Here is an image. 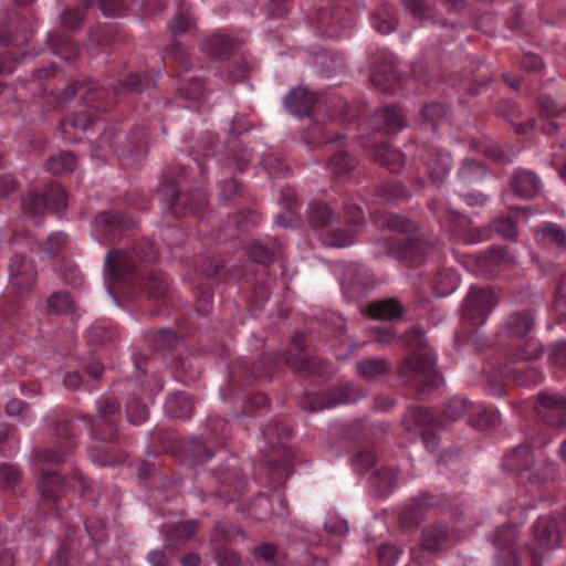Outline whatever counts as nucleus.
<instances>
[{"label":"nucleus","instance_id":"f257e3e1","mask_svg":"<svg viewBox=\"0 0 566 566\" xmlns=\"http://www.w3.org/2000/svg\"><path fill=\"white\" fill-rule=\"evenodd\" d=\"M56 67H42L33 71L32 82L39 83V86L42 88L43 93H48L56 97L57 102L65 103L77 94H81L84 103L92 109H87L84 112H78L74 114L72 124L75 127L81 129H86L91 124H93L97 116L96 112H106L108 109V104L102 101L105 97L106 92L98 87L96 83L90 82H74L60 92H55L53 88L49 86V80L54 76Z\"/></svg>","mask_w":566,"mask_h":566},{"label":"nucleus","instance_id":"f03ea898","mask_svg":"<svg viewBox=\"0 0 566 566\" xmlns=\"http://www.w3.org/2000/svg\"><path fill=\"white\" fill-rule=\"evenodd\" d=\"M85 422L86 413L81 411L62 410L54 424L53 430L56 437V446L39 451L36 458L40 461L53 464H61L67 461L78 447L81 430L76 421Z\"/></svg>","mask_w":566,"mask_h":566},{"label":"nucleus","instance_id":"7ed1b4c3","mask_svg":"<svg viewBox=\"0 0 566 566\" xmlns=\"http://www.w3.org/2000/svg\"><path fill=\"white\" fill-rule=\"evenodd\" d=\"M122 416L120 401L115 397H101L95 401V415L86 413L91 438L105 443H118V424Z\"/></svg>","mask_w":566,"mask_h":566},{"label":"nucleus","instance_id":"20e7f679","mask_svg":"<svg viewBox=\"0 0 566 566\" xmlns=\"http://www.w3.org/2000/svg\"><path fill=\"white\" fill-rule=\"evenodd\" d=\"M264 438L273 447V453L269 455L266 464L276 474L277 481H286L293 472V452L284 443L290 439L291 429L277 419L269 421L263 430Z\"/></svg>","mask_w":566,"mask_h":566},{"label":"nucleus","instance_id":"39448f33","mask_svg":"<svg viewBox=\"0 0 566 566\" xmlns=\"http://www.w3.org/2000/svg\"><path fill=\"white\" fill-rule=\"evenodd\" d=\"M398 375L403 384L417 388L418 392H424L442 382L434 361L419 353L411 354L401 361Z\"/></svg>","mask_w":566,"mask_h":566},{"label":"nucleus","instance_id":"423d86ee","mask_svg":"<svg viewBox=\"0 0 566 566\" xmlns=\"http://www.w3.org/2000/svg\"><path fill=\"white\" fill-rule=\"evenodd\" d=\"M502 291L499 287L492 285L471 286L461 308L463 323L472 327L483 325L500 303Z\"/></svg>","mask_w":566,"mask_h":566},{"label":"nucleus","instance_id":"0eeeda50","mask_svg":"<svg viewBox=\"0 0 566 566\" xmlns=\"http://www.w3.org/2000/svg\"><path fill=\"white\" fill-rule=\"evenodd\" d=\"M21 205L32 216H41L46 211L57 212L67 207V193L62 185L51 182L42 190L29 188L21 198Z\"/></svg>","mask_w":566,"mask_h":566},{"label":"nucleus","instance_id":"6e6552de","mask_svg":"<svg viewBox=\"0 0 566 566\" xmlns=\"http://www.w3.org/2000/svg\"><path fill=\"white\" fill-rule=\"evenodd\" d=\"M326 109L331 118V124L326 127L319 123H315L308 129V143L314 146L327 145L340 142L345 136L334 130V124L338 123L343 126L348 119L349 106L347 102L338 95H332L326 101Z\"/></svg>","mask_w":566,"mask_h":566},{"label":"nucleus","instance_id":"1a4fd4ad","mask_svg":"<svg viewBox=\"0 0 566 566\" xmlns=\"http://www.w3.org/2000/svg\"><path fill=\"white\" fill-rule=\"evenodd\" d=\"M438 239L433 234H421L395 241L388 250V255L406 266H419L429 253L433 252Z\"/></svg>","mask_w":566,"mask_h":566},{"label":"nucleus","instance_id":"9d476101","mask_svg":"<svg viewBox=\"0 0 566 566\" xmlns=\"http://www.w3.org/2000/svg\"><path fill=\"white\" fill-rule=\"evenodd\" d=\"M531 534L532 542L526 545V549L532 566H542L544 553L558 547L560 543L558 522L552 516H542L533 524Z\"/></svg>","mask_w":566,"mask_h":566},{"label":"nucleus","instance_id":"9b49d317","mask_svg":"<svg viewBox=\"0 0 566 566\" xmlns=\"http://www.w3.org/2000/svg\"><path fill=\"white\" fill-rule=\"evenodd\" d=\"M137 222L120 210H105L95 216L94 229L105 244L119 242L126 232L135 229Z\"/></svg>","mask_w":566,"mask_h":566},{"label":"nucleus","instance_id":"f8f14e48","mask_svg":"<svg viewBox=\"0 0 566 566\" xmlns=\"http://www.w3.org/2000/svg\"><path fill=\"white\" fill-rule=\"evenodd\" d=\"M458 543V535L446 523H430L421 531L418 545L412 548V557L419 559L422 553L440 554Z\"/></svg>","mask_w":566,"mask_h":566},{"label":"nucleus","instance_id":"ddd939ff","mask_svg":"<svg viewBox=\"0 0 566 566\" xmlns=\"http://www.w3.org/2000/svg\"><path fill=\"white\" fill-rule=\"evenodd\" d=\"M105 271L113 282L135 286L139 282L138 265L133 255L122 249H111L105 258Z\"/></svg>","mask_w":566,"mask_h":566},{"label":"nucleus","instance_id":"4468645a","mask_svg":"<svg viewBox=\"0 0 566 566\" xmlns=\"http://www.w3.org/2000/svg\"><path fill=\"white\" fill-rule=\"evenodd\" d=\"M33 34L30 22L17 12H6L0 20V45L21 49Z\"/></svg>","mask_w":566,"mask_h":566},{"label":"nucleus","instance_id":"2eb2a0df","mask_svg":"<svg viewBox=\"0 0 566 566\" xmlns=\"http://www.w3.org/2000/svg\"><path fill=\"white\" fill-rule=\"evenodd\" d=\"M420 159L426 167L429 180L440 188L444 184L451 169V154L443 149L423 144L420 147Z\"/></svg>","mask_w":566,"mask_h":566},{"label":"nucleus","instance_id":"dca6fc26","mask_svg":"<svg viewBox=\"0 0 566 566\" xmlns=\"http://www.w3.org/2000/svg\"><path fill=\"white\" fill-rule=\"evenodd\" d=\"M438 504L436 497L428 493H420L408 501L399 511L398 525L402 531L417 528L426 518L428 512Z\"/></svg>","mask_w":566,"mask_h":566},{"label":"nucleus","instance_id":"f3484780","mask_svg":"<svg viewBox=\"0 0 566 566\" xmlns=\"http://www.w3.org/2000/svg\"><path fill=\"white\" fill-rule=\"evenodd\" d=\"M537 413L549 427L566 429V397L541 391L537 395Z\"/></svg>","mask_w":566,"mask_h":566},{"label":"nucleus","instance_id":"a211bd4d","mask_svg":"<svg viewBox=\"0 0 566 566\" xmlns=\"http://www.w3.org/2000/svg\"><path fill=\"white\" fill-rule=\"evenodd\" d=\"M36 269L32 260L23 254H15L9 264V283L19 293L30 292L36 280Z\"/></svg>","mask_w":566,"mask_h":566},{"label":"nucleus","instance_id":"6ab92c4d","mask_svg":"<svg viewBox=\"0 0 566 566\" xmlns=\"http://www.w3.org/2000/svg\"><path fill=\"white\" fill-rule=\"evenodd\" d=\"M371 126L386 136L395 135L406 126V115L401 107L387 105L375 111Z\"/></svg>","mask_w":566,"mask_h":566},{"label":"nucleus","instance_id":"aec40b11","mask_svg":"<svg viewBox=\"0 0 566 566\" xmlns=\"http://www.w3.org/2000/svg\"><path fill=\"white\" fill-rule=\"evenodd\" d=\"M514 264L515 256L506 247L491 248L476 259L480 272L486 277H494L502 269L511 268Z\"/></svg>","mask_w":566,"mask_h":566},{"label":"nucleus","instance_id":"412c9836","mask_svg":"<svg viewBox=\"0 0 566 566\" xmlns=\"http://www.w3.org/2000/svg\"><path fill=\"white\" fill-rule=\"evenodd\" d=\"M509 187L515 197L523 200H532L539 195L543 185L535 171L517 169L511 176Z\"/></svg>","mask_w":566,"mask_h":566},{"label":"nucleus","instance_id":"4be33fe9","mask_svg":"<svg viewBox=\"0 0 566 566\" xmlns=\"http://www.w3.org/2000/svg\"><path fill=\"white\" fill-rule=\"evenodd\" d=\"M243 41L227 34L213 33L207 36L202 44L201 51L207 56L217 60L230 59L240 51Z\"/></svg>","mask_w":566,"mask_h":566},{"label":"nucleus","instance_id":"5701e85b","mask_svg":"<svg viewBox=\"0 0 566 566\" xmlns=\"http://www.w3.org/2000/svg\"><path fill=\"white\" fill-rule=\"evenodd\" d=\"M198 530L199 523L196 520L165 525L161 530L165 537V548L174 551L178 546L185 545L197 534Z\"/></svg>","mask_w":566,"mask_h":566},{"label":"nucleus","instance_id":"b1692460","mask_svg":"<svg viewBox=\"0 0 566 566\" xmlns=\"http://www.w3.org/2000/svg\"><path fill=\"white\" fill-rule=\"evenodd\" d=\"M557 472V464L551 461L544 453H539L537 457L534 455V462L527 468L521 482L541 485L554 481Z\"/></svg>","mask_w":566,"mask_h":566},{"label":"nucleus","instance_id":"393cba45","mask_svg":"<svg viewBox=\"0 0 566 566\" xmlns=\"http://www.w3.org/2000/svg\"><path fill=\"white\" fill-rule=\"evenodd\" d=\"M317 103V94L305 87H294L284 97L286 109L300 117L308 116Z\"/></svg>","mask_w":566,"mask_h":566},{"label":"nucleus","instance_id":"a878e982","mask_svg":"<svg viewBox=\"0 0 566 566\" xmlns=\"http://www.w3.org/2000/svg\"><path fill=\"white\" fill-rule=\"evenodd\" d=\"M369 483L374 496L387 499L398 486L399 470L392 467H381L371 473Z\"/></svg>","mask_w":566,"mask_h":566},{"label":"nucleus","instance_id":"bb28decb","mask_svg":"<svg viewBox=\"0 0 566 566\" xmlns=\"http://www.w3.org/2000/svg\"><path fill=\"white\" fill-rule=\"evenodd\" d=\"M363 146L369 149L373 161L385 167L388 171L398 174L403 168V155L388 143H380L374 146L366 143Z\"/></svg>","mask_w":566,"mask_h":566},{"label":"nucleus","instance_id":"cd10ccee","mask_svg":"<svg viewBox=\"0 0 566 566\" xmlns=\"http://www.w3.org/2000/svg\"><path fill=\"white\" fill-rule=\"evenodd\" d=\"M66 478L57 471H43L38 482L41 496L52 503H57L66 494Z\"/></svg>","mask_w":566,"mask_h":566},{"label":"nucleus","instance_id":"c85d7f7f","mask_svg":"<svg viewBox=\"0 0 566 566\" xmlns=\"http://www.w3.org/2000/svg\"><path fill=\"white\" fill-rule=\"evenodd\" d=\"M489 175L490 168L485 163L467 157L461 161L454 180L459 186H476Z\"/></svg>","mask_w":566,"mask_h":566},{"label":"nucleus","instance_id":"c756f323","mask_svg":"<svg viewBox=\"0 0 566 566\" xmlns=\"http://www.w3.org/2000/svg\"><path fill=\"white\" fill-rule=\"evenodd\" d=\"M370 80L373 85L379 91L386 94H392L398 85L395 63L387 59L376 60Z\"/></svg>","mask_w":566,"mask_h":566},{"label":"nucleus","instance_id":"7c9ffc66","mask_svg":"<svg viewBox=\"0 0 566 566\" xmlns=\"http://www.w3.org/2000/svg\"><path fill=\"white\" fill-rule=\"evenodd\" d=\"M534 326V310L526 308L512 312L505 321L504 329L510 338H523L533 331Z\"/></svg>","mask_w":566,"mask_h":566},{"label":"nucleus","instance_id":"2f4dec72","mask_svg":"<svg viewBox=\"0 0 566 566\" xmlns=\"http://www.w3.org/2000/svg\"><path fill=\"white\" fill-rule=\"evenodd\" d=\"M534 452L528 444H520L503 458V468L513 472L521 481L527 468L534 462Z\"/></svg>","mask_w":566,"mask_h":566},{"label":"nucleus","instance_id":"473e14b6","mask_svg":"<svg viewBox=\"0 0 566 566\" xmlns=\"http://www.w3.org/2000/svg\"><path fill=\"white\" fill-rule=\"evenodd\" d=\"M282 359L294 373L317 376L323 373L324 361L315 355H300L282 352Z\"/></svg>","mask_w":566,"mask_h":566},{"label":"nucleus","instance_id":"72a5a7b5","mask_svg":"<svg viewBox=\"0 0 566 566\" xmlns=\"http://www.w3.org/2000/svg\"><path fill=\"white\" fill-rule=\"evenodd\" d=\"M405 307L394 297L381 298L369 303L367 314L376 321H397L402 317Z\"/></svg>","mask_w":566,"mask_h":566},{"label":"nucleus","instance_id":"f704fd0d","mask_svg":"<svg viewBox=\"0 0 566 566\" xmlns=\"http://www.w3.org/2000/svg\"><path fill=\"white\" fill-rule=\"evenodd\" d=\"M125 39V34L117 24H96L88 31V40L96 45L111 46L124 43Z\"/></svg>","mask_w":566,"mask_h":566},{"label":"nucleus","instance_id":"c9c22d12","mask_svg":"<svg viewBox=\"0 0 566 566\" xmlns=\"http://www.w3.org/2000/svg\"><path fill=\"white\" fill-rule=\"evenodd\" d=\"M254 64L249 56L241 52L233 54L226 66V74L231 84L245 82L250 78Z\"/></svg>","mask_w":566,"mask_h":566},{"label":"nucleus","instance_id":"e433bc0d","mask_svg":"<svg viewBox=\"0 0 566 566\" xmlns=\"http://www.w3.org/2000/svg\"><path fill=\"white\" fill-rule=\"evenodd\" d=\"M48 43L51 51L65 61L76 60L80 55V46L70 35L52 32Z\"/></svg>","mask_w":566,"mask_h":566},{"label":"nucleus","instance_id":"4c0bfd02","mask_svg":"<svg viewBox=\"0 0 566 566\" xmlns=\"http://www.w3.org/2000/svg\"><path fill=\"white\" fill-rule=\"evenodd\" d=\"M165 410L171 419H188L193 412V401L187 392H176L166 400Z\"/></svg>","mask_w":566,"mask_h":566},{"label":"nucleus","instance_id":"58836bf2","mask_svg":"<svg viewBox=\"0 0 566 566\" xmlns=\"http://www.w3.org/2000/svg\"><path fill=\"white\" fill-rule=\"evenodd\" d=\"M434 423V417L431 411L423 407L409 408L401 420V424L407 432L424 430Z\"/></svg>","mask_w":566,"mask_h":566},{"label":"nucleus","instance_id":"ea45409f","mask_svg":"<svg viewBox=\"0 0 566 566\" xmlns=\"http://www.w3.org/2000/svg\"><path fill=\"white\" fill-rule=\"evenodd\" d=\"M282 359V353H269L259 357L252 363L251 374L256 379H272L277 370Z\"/></svg>","mask_w":566,"mask_h":566},{"label":"nucleus","instance_id":"a19ab883","mask_svg":"<svg viewBox=\"0 0 566 566\" xmlns=\"http://www.w3.org/2000/svg\"><path fill=\"white\" fill-rule=\"evenodd\" d=\"M537 241L544 247L566 249V230L555 223H544L535 230Z\"/></svg>","mask_w":566,"mask_h":566},{"label":"nucleus","instance_id":"79ce46f5","mask_svg":"<svg viewBox=\"0 0 566 566\" xmlns=\"http://www.w3.org/2000/svg\"><path fill=\"white\" fill-rule=\"evenodd\" d=\"M337 219V213L325 202L314 201L308 207L307 221L313 229H324Z\"/></svg>","mask_w":566,"mask_h":566},{"label":"nucleus","instance_id":"37998d69","mask_svg":"<svg viewBox=\"0 0 566 566\" xmlns=\"http://www.w3.org/2000/svg\"><path fill=\"white\" fill-rule=\"evenodd\" d=\"M220 493L229 499L243 494L245 480L237 470H224L219 475Z\"/></svg>","mask_w":566,"mask_h":566},{"label":"nucleus","instance_id":"c03bdc74","mask_svg":"<svg viewBox=\"0 0 566 566\" xmlns=\"http://www.w3.org/2000/svg\"><path fill=\"white\" fill-rule=\"evenodd\" d=\"M193 271L205 277L224 280L227 272L224 263L221 260L211 259L207 255L200 254L193 258Z\"/></svg>","mask_w":566,"mask_h":566},{"label":"nucleus","instance_id":"a18cd8bd","mask_svg":"<svg viewBox=\"0 0 566 566\" xmlns=\"http://www.w3.org/2000/svg\"><path fill=\"white\" fill-rule=\"evenodd\" d=\"M142 285L153 298L165 300L169 295L170 283L163 272L150 271L144 277Z\"/></svg>","mask_w":566,"mask_h":566},{"label":"nucleus","instance_id":"49530a36","mask_svg":"<svg viewBox=\"0 0 566 566\" xmlns=\"http://www.w3.org/2000/svg\"><path fill=\"white\" fill-rule=\"evenodd\" d=\"M543 355V346L535 338H528L520 345L505 365L516 366L517 363H528L541 358Z\"/></svg>","mask_w":566,"mask_h":566},{"label":"nucleus","instance_id":"de8ad7c7","mask_svg":"<svg viewBox=\"0 0 566 566\" xmlns=\"http://www.w3.org/2000/svg\"><path fill=\"white\" fill-rule=\"evenodd\" d=\"M535 103L542 117L558 118L566 114V98L539 94Z\"/></svg>","mask_w":566,"mask_h":566},{"label":"nucleus","instance_id":"09e8293b","mask_svg":"<svg viewBox=\"0 0 566 566\" xmlns=\"http://www.w3.org/2000/svg\"><path fill=\"white\" fill-rule=\"evenodd\" d=\"M45 310L48 315L72 314L75 312V302L69 292H54L48 297Z\"/></svg>","mask_w":566,"mask_h":566},{"label":"nucleus","instance_id":"8fccbe9b","mask_svg":"<svg viewBox=\"0 0 566 566\" xmlns=\"http://www.w3.org/2000/svg\"><path fill=\"white\" fill-rule=\"evenodd\" d=\"M503 373L505 377L522 387L535 386L542 380L541 371L534 367L518 368L517 366L505 365Z\"/></svg>","mask_w":566,"mask_h":566},{"label":"nucleus","instance_id":"3c124183","mask_svg":"<svg viewBox=\"0 0 566 566\" xmlns=\"http://www.w3.org/2000/svg\"><path fill=\"white\" fill-rule=\"evenodd\" d=\"M390 370L385 358H366L357 363V373L367 381H374Z\"/></svg>","mask_w":566,"mask_h":566},{"label":"nucleus","instance_id":"603ef678","mask_svg":"<svg viewBox=\"0 0 566 566\" xmlns=\"http://www.w3.org/2000/svg\"><path fill=\"white\" fill-rule=\"evenodd\" d=\"M146 338L155 350L169 352L176 348L179 343L178 335L169 328L151 329Z\"/></svg>","mask_w":566,"mask_h":566},{"label":"nucleus","instance_id":"864d4df0","mask_svg":"<svg viewBox=\"0 0 566 566\" xmlns=\"http://www.w3.org/2000/svg\"><path fill=\"white\" fill-rule=\"evenodd\" d=\"M171 40H179L180 36L197 31V21L188 11H178L168 23Z\"/></svg>","mask_w":566,"mask_h":566},{"label":"nucleus","instance_id":"5fc2aeb1","mask_svg":"<svg viewBox=\"0 0 566 566\" xmlns=\"http://www.w3.org/2000/svg\"><path fill=\"white\" fill-rule=\"evenodd\" d=\"M420 114L422 120L436 129L439 124L450 118L451 111L444 104L431 101L423 103Z\"/></svg>","mask_w":566,"mask_h":566},{"label":"nucleus","instance_id":"6e6d98bb","mask_svg":"<svg viewBox=\"0 0 566 566\" xmlns=\"http://www.w3.org/2000/svg\"><path fill=\"white\" fill-rule=\"evenodd\" d=\"M357 164V159L346 150L337 151L328 161L334 180H340L343 177L347 176L356 168Z\"/></svg>","mask_w":566,"mask_h":566},{"label":"nucleus","instance_id":"4d7b16f0","mask_svg":"<svg viewBox=\"0 0 566 566\" xmlns=\"http://www.w3.org/2000/svg\"><path fill=\"white\" fill-rule=\"evenodd\" d=\"M77 166L76 156L72 151H61L45 161V168L53 175L70 174Z\"/></svg>","mask_w":566,"mask_h":566},{"label":"nucleus","instance_id":"13d9d810","mask_svg":"<svg viewBox=\"0 0 566 566\" xmlns=\"http://www.w3.org/2000/svg\"><path fill=\"white\" fill-rule=\"evenodd\" d=\"M518 535V528L514 524L499 527L494 537L497 552H517Z\"/></svg>","mask_w":566,"mask_h":566},{"label":"nucleus","instance_id":"bf43d9fd","mask_svg":"<svg viewBox=\"0 0 566 566\" xmlns=\"http://www.w3.org/2000/svg\"><path fill=\"white\" fill-rule=\"evenodd\" d=\"M357 235L358 234L350 229L337 228L324 231L321 233L319 238L322 243L326 247L347 248L355 242Z\"/></svg>","mask_w":566,"mask_h":566},{"label":"nucleus","instance_id":"052dcab7","mask_svg":"<svg viewBox=\"0 0 566 566\" xmlns=\"http://www.w3.org/2000/svg\"><path fill=\"white\" fill-rule=\"evenodd\" d=\"M247 189L241 180L237 178H228L221 182L219 199L224 205H233L243 199Z\"/></svg>","mask_w":566,"mask_h":566},{"label":"nucleus","instance_id":"680f3d73","mask_svg":"<svg viewBox=\"0 0 566 566\" xmlns=\"http://www.w3.org/2000/svg\"><path fill=\"white\" fill-rule=\"evenodd\" d=\"M375 196L385 202H394L407 199L409 192L403 184L391 180L377 186Z\"/></svg>","mask_w":566,"mask_h":566},{"label":"nucleus","instance_id":"e2e57ef3","mask_svg":"<svg viewBox=\"0 0 566 566\" xmlns=\"http://www.w3.org/2000/svg\"><path fill=\"white\" fill-rule=\"evenodd\" d=\"M182 209L184 213L203 218L208 209V199L200 189H193L185 195Z\"/></svg>","mask_w":566,"mask_h":566},{"label":"nucleus","instance_id":"0e129e2a","mask_svg":"<svg viewBox=\"0 0 566 566\" xmlns=\"http://www.w3.org/2000/svg\"><path fill=\"white\" fill-rule=\"evenodd\" d=\"M133 0H85L87 8H97L105 17H120Z\"/></svg>","mask_w":566,"mask_h":566},{"label":"nucleus","instance_id":"69168bd1","mask_svg":"<svg viewBox=\"0 0 566 566\" xmlns=\"http://www.w3.org/2000/svg\"><path fill=\"white\" fill-rule=\"evenodd\" d=\"M472 411V403L467 399L453 397L444 402L442 417L450 421H457Z\"/></svg>","mask_w":566,"mask_h":566},{"label":"nucleus","instance_id":"338daca9","mask_svg":"<svg viewBox=\"0 0 566 566\" xmlns=\"http://www.w3.org/2000/svg\"><path fill=\"white\" fill-rule=\"evenodd\" d=\"M469 416L470 424L480 431L486 430L491 426H495L499 420V416L495 412L488 410L482 406L472 405V411H470Z\"/></svg>","mask_w":566,"mask_h":566},{"label":"nucleus","instance_id":"774afa93","mask_svg":"<svg viewBox=\"0 0 566 566\" xmlns=\"http://www.w3.org/2000/svg\"><path fill=\"white\" fill-rule=\"evenodd\" d=\"M489 228L496 234L512 241H515L518 235L516 221L513 220L510 216L501 214L495 217L490 222Z\"/></svg>","mask_w":566,"mask_h":566}]
</instances>
